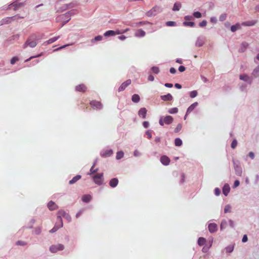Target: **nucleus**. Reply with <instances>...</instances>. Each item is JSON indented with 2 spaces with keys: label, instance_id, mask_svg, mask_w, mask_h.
Segmentation results:
<instances>
[{
  "label": "nucleus",
  "instance_id": "nucleus-29",
  "mask_svg": "<svg viewBox=\"0 0 259 259\" xmlns=\"http://www.w3.org/2000/svg\"><path fill=\"white\" fill-rule=\"evenodd\" d=\"M105 36H114L115 35V31L108 30L105 32L104 34Z\"/></svg>",
  "mask_w": 259,
  "mask_h": 259
},
{
  "label": "nucleus",
  "instance_id": "nucleus-39",
  "mask_svg": "<svg viewBox=\"0 0 259 259\" xmlns=\"http://www.w3.org/2000/svg\"><path fill=\"white\" fill-rule=\"evenodd\" d=\"M178 112V109L177 108H172L168 110V112L170 114L176 113Z\"/></svg>",
  "mask_w": 259,
  "mask_h": 259
},
{
  "label": "nucleus",
  "instance_id": "nucleus-4",
  "mask_svg": "<svg viewBox=\"0 0 259 259\" xmlns=\"http://www.w3.org/2000/svg\"><path fill=\"white\" fill-rule=\"evenodd\" d=\"M173 121V118L172 116L168 115L166 116L163 118V119H160L159 123V124L163 126L164 125V123H165L166 124H169Z\"/></svg>",
  "mask_w": 259,
  "mask_h": 259
},
{
  "label": "nucleus",
  "instance_id": "nucleus-24",
  "mask_svg": "<svg viewBox=\"0 0 259 259\" xmlns=\"http://www.w3.org/2000/svg\"><path fill=\"white\" fill-rule=\"evenodd\" d=\"M59 38H60L59 36L51 38L49 39L48 40L46 41L45 42V44H47V45L52 44L54 42L56 41L57 40H58Z\"/></svg>",
  "mask_w": 259,
  "mask_h": 259
},
{
  "label": "nucleus",
  "instance_id": "nucleus-42",
  "mask_svg": "<svg viewBox=\"0 0 259 259\" xmlns=\"http://www.w3.org/2000/svg\"><path fill=\"white\" fill-rule=\"evenodd\" d=\"M233 249H234L233 246H231V245L228 246V247H227L226 248V251L229 253L232 252L233 250Z\"/></svg>",
  "mask_w": 259,
  "mask_h": 259
},
{
  "label": "nucleus",
  "instance_id": "nucleus-50",
  "mask_svg": "<svg viewBox=\"0 0 259 259\" xmlns=\"http://www.w3.org/2000/svg\"><path fill=\"white\" fill-rule=\"evenodd\" d=\"M182 124H179L177 125L176 128L175 130V132L176 133L179 132L182 129Z\"/></svg>",
  "mask_w": 259,
  "mask_h": 259
},
{
  "label": "nucleus",
  "instance_id": "nucleus-53",
  "mask_svg": "<svg viewBox=\"0 0 259 259\" xmlns=\"http://www.w3.org/2000/svg\"><path fill=\"white\" fill-rule=\"evenodd\" d=\"M42 55V54H39L38 55H36V56H31L29 59L26 60L25 62H28V61L31 60V59H32L33 58L39 57H40V56H41Z\"/></svg>",
  "mask_w": 259,
  "mask_h": 259
},
{
  "label": "nucleus",
  "instance_id": "nucleus-59",
  "mask_svg": "<svg viewBox=\"0 0 259 259\" xmlns=\"http://www.w3.org/2000/svg\"><path fill=\"white\" fill-rule=\"evenodd\" d=\"M239 184H240L239 181L238 180H236L234 184V187H237L239 185Z\"/></svg>",
  "mask_w": 259,
  "mask_h": 259
},
{
  "label": "nucleus",
  "instance_id": "nucleus-14",
  "mask_svg": "<svg viewBox=\"0 0 259 259\" xmlns=\"http://www.w3.org/2000/svg\"><path fill=\"white\" fill-rule=\"evenodd\" d=\"M208 228L210 233H214L217 231L218 226L216 224L211 223L209 224Z\"/></svg>",
  "mask_w": 259,
  "mask_h": 259
},
{
  "label": "nucleus",
  "instance_id": "nucleus-13",
  "mask_svg": "<svg viewBox=\"0 0 259 259\" xmlns=\"http://www.w3.org/2000/svg\"><path fill=\"white\" fill-rule=\"evenodd\" d=\"M147 109L145 108H141L138 112V115L140 117L144 119L146 118L147 114Z\"/></svg>",
  "mask_w": 259,
  "mask_h": 259
},
{
  "label": "nucleus",
  "instance_id": "nucleus-23",
  "mask_svg": "<svg viewBox=\"0 0 259 259\" xmlns=\"http://www.w3.org/2000/svg\"><path fill=\"white\" fill-rule=\"evenodd\" d=\"M197 104L198 103L197 102H195L192 104L190 107H189L187 110V114H189L190 112H191L197 106Z\"/></svg>",
  "mask_w": 259,
  "mask_h": 259
},
{
  "label": "nucleus",
  "instance_id": "nucleus-62",
  "mask_svg": "<svg viewBox=\"0 0 259 259\" xmlns=\"http://www.w3.org/2000/svg\"><path fill=\"white\" fill-rule=\"evenodd\" d=\"M248 155L251 159H253L254 157V154L252 152H250L248 154Z\"/></svg>",
  "mask_w": 259,
  "mask_h": 259
},
{
  "label": "nucleus",
  "instance_id": "nucleus-43",
  "mask_svg": "<svg viewBox=\"0 0 259 259\" xmlns=\"http://www.w3.org/2000/svg\"><path fill=\"white\" fill-rule=\"evenodd\" d=\"M231 206L229 205H226L224 208L225 213L230 212L231 211Z\"/></svg>",
  "mask_w": 259,
  "mask_h": 259
},
{
  "label": "nucleus",
  "instance_id": "nucleus-31",
  "mask_svg": "<svg viewBox=\"0 0 259 259\" xmlns=\"http://www.w3.org/2000/svg\"><path fill=\"white\" fill-rule=\"evenodd\" d=\"M124 156V153L122 151H118L116 153V158L117 159H120Z\"/></svg>",
  "mask_w": 259,
  "mask_h": 259
},
{
  "label": "nucleus",
  "instance_id": "nucleus-27",
  "mask_svg": "<svg viewBox=\"0 0 259 259\" xmlns=\"http://www.w3.org/2000/svg\"><path fill=\"white\" fill-rule=\"evenodd\" d=\"M181 4L180 3H176L172 8V10L174 11H179L180 8H181Z\"/></svg>",
  "mask_w": 259,
  "mask_h": 259
},
{
  "label": "nucleus",
  "instance_id": "nucleus-2",
  "mask_svg": "<svg viewBox=\"0 0 259 259\" xmlns=\"http://www.w3.org/2000/svg\"><path fill=\"white\" fill-rule=\"evenodd\" d=\"M94 183L98 185H101L104 182L103 173H98L93 177Z\"/></svg>",
  "mask_w": 259,
  "mask_h": 259
},
{
  "label": "nucleus",
  "instance_id": "nucleus-38",
  "mask_svg": "<svg viewBox=\"0 0 259 259\" xmlns=\"http://www.w3.org/2000/svg\"><path fill=\"white\" fill-rule=\"evenodd\" d=\"M204 44L203 41L201 39H198L196 42V45L197 47H201Z\"/></svg>",
  "mask_w": 259,
  "mask_h": 259
},
{
  "label": "nucleus",
  "instance_id": "nucleus-28",
  "mask_svg": "<svg viewBox=\"0 0 259 259\" xmlns=\"http://www.w3.org/2000/svg\"><path fill=\"white\" fill-rule=\"evenodd\" d=\"M206 239L203 237H200L198 240V244L199 246H202L206 243Z\"/></svg>",
  "mask_w": 259,
  "mask_h": 259
},
{
  "label": "nucleus",
  "instance_id": "nucleus-8",
  "mask_svg": "<svg viewBox=\"0 0 259 259\" xmlns=\"http://www.w3.org/2000/svg\"><path fill=\"white\" fill-rule=\"evenodd\" d=\"M233 164L236 174L237 176H240L242 174V168L240 166L239 162L238 161L236 162L234 160H233Z\"/></svg>",
  "mask_w": 259,
  "mask_h": 259
},
{
  "label": "nucleus",
  "instance_id": "nucleus-6",
  "mask_svg": "<svg viewBox=\"0 0 259 259\" xmlns=\"http://www.w3.org/2000/svg\"><path fill=\"white\" fill-rule=\"evenodd\" d=\"M64 248V245L63 244H58L51 246L50 247V250L51 252L56 253L58 251L62 250Z\"/></svg>",
  "mask_w": 259,
  "mask_h": 259
},
{
  "label": "nucleus",
  "instance_id": "nucleus-10",
  "mask_svg": "<svg viewBox=\"0 0 259 259\" xmlns=\"http://www.w3.org/2000/svg\"><path fill=\"white\" fill-rule=\"evenodd\" d=\"M16 16L11 17H6L3 19H2L0 21V25L7 24L11 23L12 21H14L15 20Z\"/></svg>",
  "mask_w": 259,
  "mask_h": 259
},
{
  "label": "nucleus",
  "instance_id": "nucleus-58",
  "mask_svg": "<svg viewBox=\"0 0 259 259\" xmlns=\"http://www.w3.org/2000/svg\"><path fill=\"white\" fill-rule=\"evenodd\" d=\"M186 68L184 66H180L179 67V70L180 72H183L185 70Z\"/></svg>",
  "mask_w": 259,
  "mask_h": 259
},
{
  "label": "nucleus",
  "instance_id": "nucleus-52",
  "mask_svg": "<svg viewBox=\"0 0 259 259\" xmlns=\"http://www.w3.org/2000/svg\"><path fill=\"white\" fill-rule=\"evenodd\" d=\"M16 244L17 245H21V246H24L26 244V243L25 242L22 241H18Z\"/></svg>",
  "mask_w": 259,
  "mask_h": 259
},
{
  "label": "nucleus",
  "instance_id": "nucleus-33",
  "mask_svg": "<svg viewBox=\"0 0 259 259\" xmlns=\"http://www.w3.org/2000/svg\"><path fill=\"white\" fill-rule=\"evenodd\" d=\"M240 28V25L237 24L232 26L231 27V30L232 32H235L237 29H239Z\"/></svg>",
  "mask_w": 259,
  "mask_h": 259
},
{
  "label": "nucleus",
  "instance_id": "nucleus-15",
  "mask_svg": "<svg viewBox=\"0 0 259 259\" xmlns=\"http://www.w3.org/2000/svg\"><path fill=\"white\" fill-rule=\"evenodd\" d=\"M160 161L163 165H167L170 162V159L166 156H162L160 158Z\"/></svg>",
  "mask_w": 259,
  "mask_h": 259
},
{
  "label": "nucleus",
  "instance_id": "nucleus-12",
  "mask_svg": "<svg viewBox=\"0 0 259 259\" xmlns=\"http://www.w3.org/2000/svg\"><path fill=\"white\" fill-rule=\"evenodd\" d=\"M87 90V87L83 84H78L75 87V90L79 92L84 93Z\"/></svg>",
  "mask_w": 259,
  "mask_h": 259
},
{
  "label": "nucleus",
  "instance_id": "nucleus-11",
  "mask_svg": "<svg viewBox=\"0 0 259 259\" xmlns=\"http://www.w3.org/2000/svg\"><path fill=\"white\" fill-rule=\"evenodd\" d=\"M63 227L62 220L60 219V222L57 223L55 226L50 231L51 233L56 232L59 228Z\"/></svg>",
  "mask_w": 259,
  "mask_h": 259
},
{
  "label": "nucleus",
  "instance_id": "nucleus-41",
  "mask_svg": "<svg viewBox=\"0 0 259 259\" xmlns=\"http://www.w3.org/2000/svg\"><path fill=\"white\" fill-rule=\"evenodd\" d=\"M193 16L196 18H200L201 17L202 15L199 12H195L193 13Z\"/></svg>",
  "mask_w": 259,
  "mask_h": 259
},
{
  "label": "nucleus",
  "instance_id": "nucleus-45",
  "mask_svg": "<svg viewBox=\"0 0 259 259\" xmlns=\"http://www.w3.org/2000/svg\"><path fill=\"white\" fill-rule=\"evenodd\" d=\"M152 70L153 73L157 74L159 72V68L156 66H154L152 68Z\"/></svg>",
  "mask_w": 259,
  "mask_h": 259
},
{
  "label": "nucleus",
  "instance_id": "nucleus-17",
  "mask_svg": "<svg viewBox=\"0 0 259 259\" xmlns=\"http://www.w3.org/2000/svg\"><path fill=\"white\" fill-rule=\"evenodd\" d=\"M146 32L142 29H138L136 31L135 35L136 37H143L145 35Z\"/></svg>",
  "mask_w": 259,
  "mask_h": 259
},
{
  "label": "nucleus",
  "instance_id": "nucleus-32",
  "mask_svg": "<svg viewBox=\"0 0 259 259\" xmlns=\"http://www.w3.org/2000/svg\"><path fill=\"white\" fill-rule=\"evenodd\" d=\"M103 39V36L101 35H98L96 36L94 39H92L91 40V42L92 43H94L96 41H100L102 40Z\"/></svg>",
  "mask_w": 259,
  "mask_h": 259
},
{
  "label": "nucleus",
  "instance_id": "nucleus-44",
  "mask_svg": "<svg viewBox=\"0 0 259 259\" xmlns=\"http://www.w3.org/2000/svg\"><path fill=\"white\" fill-rule=\"evenodd\" d=\"M227 222L226 221H223L221 224V229L222 230L224 228H226V226H227Z\"/></svg>",
  "mask_w": 259,
  "mask_h": 259
},
{
  "label": "nucleus",
  "instance_id": "nucleus-3",
  "mask_svg": "<svg viewBox=\"0 0 259 259\" xmlns=\"http://www.w3.org/2000/svg\"><path fill=\"white\" fill-rule=\"evenodd\" d=\"M61 217H63L68 222H70L71 220L70 215L63 210H60L57 213V218L59 222H60V219H62Z\"/></svg>",
  "mask_w": 259,
  "mask_h": 259
},
{
  "label": "nucleus",
  "instance_id": "nucleus-64",
  "mask_svg": "<svg viewBox=\"0 0 259 259\" xmlns=\"http://www.w3.org/2000/svg\"><path fill=\"white\" fill-rule=\"evenodd\" d=\"M221 191L219 188L215 189V193L217 195H220Z\"/></svg>",
  "mask_w": 259,
  "mask_h": 259
},
{
  "label": "nucleus",
  "instance_id": "nucleus-37",
  "mask_svg": "<svg viewBox=\"0 0 259 259\" xmlns=\"http://www.w3.org/2000/svg\"><path fill=\"white\" fill-rule=\"evenodd\" d=\"M248 47V43L244 42L242 44L241 47V50L242 52H244L245 50Z\"/></svg>",
  "mask_w": 259,
  "mask_h": 259
},
{
  "label": "nucleus",
  "instance_id": "nucleus-16",
  "mask_svg": "<svg viewBox=\"0 0 259 259\" xmlns=\"http://www.w3.org/2000/svg\"><path fill=\"white\" fill-rule=\"evenodd\" d=\"M118 184V180L117 178H113L109 182V185L112 188H114Z\"/></svg>",
  "mask_w": 259,
  "mask_h": 259
},
{
  "label": "nucleus",
  "instance_id": "nucleus-22",
  "mask_svg": "<svg viewBox=\"0 0 259 259\" xmlns=\"http://www.w3.org/2000/svg\"><path fill=\"white\" fill-rule=\"evenodd\" d=\"M230 190V188L228 184L225 185L223 188V194L225 196H227L228 194V193H229Z\"/></svg>",
  "mask_w": 259,
  "mask_h": 259
},
{
  "label": "nucleus",
  "instance_id": "nucleus-19",
  "mask_svg": "<svg viewBox=\"0 0 259 259\" xmlns=\"http://www.w3.org/2000/svg\"><path fill=\"white\" fill-rule=\"evenodd\" d=\"M161 99L164 101H171L173 99L172 96L170 94H167L166 95H163L161 96Z\"/></svg>",
  "mask_w": 259,
  "mask_h": 259
},
{
  "label": "nucleus",
  "instance_id": "nucleus-1",
  "mask_svg": "<svg viewBox=\"0 0 259 259\" xmlns=\"http://www.w3.org/2000/svg\"><path fill=\"white\" fill-rule=\"evenodd\" d=\"M37 36L35 34L31 35L27 39L23 45V48H26L27 46L31 48H34L37 45Z\"/></svg>",
  "mask_w": 259,
  "mask_h": 259
},
{
  "label": "nucleus",
  "instance_id": "nucleus-55",
  "mask_svg": "<svg viewBox=\"0 0 259 259\" xmlns=\"http://www.w3.org/2000/svg\"><path fill=\"white\" fill-rule=\"evenodd\" d=\"M207 22L206 20H203L201 22L199 23V26L200 27H204L206 25Z\"/></svg>",
  "mask_w": 259,
  "mask_h": 259
},
{
  "label": "nucleus",
  "instance_id": "nucleus-47",
  "mask_svg": "<svg viewBox=\"0 0 259 259\" xmlns=\"http://www.w3.org/2000/svg\"><path fill=\"white\" fill-rule=\"evenodd\" d=\"M226 18H227L226 14H223L222 15H221L220 16L219 19L221 21H224V20H225L226 19Z\"/></svg>",
  "mask_w": 259,
  "mask_h": 259
},
{
  "label": "nucleus",
  "instance_id": "nucleus-54",
  "mask_svg": "<svg viewBox=\"0 0 259 259\" xmlns=\"http://www.w3.org/2000/svg\"><path fill=\"white\" fill-rule=\"evenodd\" d=\"M97 171V169H94V165H93L90 169V172L89 173V174L90 175L93 174L95 173Z\"/></svg>",
  "mask_w": 259,
  "mask_h": 259
},
{
  "label": "nucleus",
  "instance_id": "nucleus-26",
  "mask_svg": "<svg viewBox=\"0 0 259 259\" xmlns=\"http://www.w3.org/2000/svg\"><path fill=\"white\" fill-rule=\"evenodd\" d=\"M113 151L111 149L107 150L102 154L103 157H108L113 154Z\"/></svg>",
  "mask_w": 259,
  "mask_h": 259
},
{
  "label": "nucleus",
  "instance_id": "nucleus-49",
  "mask_svg": "<svg viewBox=\"0 0 259 259\" xmlns=\"http://www.w3.org/2000/svg\"><path fill=\"white\" fill-rule=\"evenodd\" d=\"M237 145V142L236 140H234L233 141V142H232L231 147L233 149H235Z\"/></svg>",
  "mask_w": 259,
  "mask_h": 259
},
{
  "label": "nucleus",
  "instance_id": "nucleus-18",
  "mask_svg": "<svg viewBox=\"0 0 259 259\" xmlns=\"http://www.w3.org/2000/svg\"><path fill=\"white\" fill-rule=\"evenodd\" d=\"M92 198V197L91 195L86 194V195H84L82 196L81 199L83 202L88 203L91 201Z\"/></svg>",
  "mask_w": 259,
  "mask_h": 259
},
{
  "label": "nucleus",
  "instance_id": "nucleus-35",
  "mask_svg": "<svg viewBox=\"0 0 259 259\" xmlns=\"http://www.w3.org/2000/svg\"><path fill=\"white\" fill-rule=\"evenodd\" d=\"M240 79L241 80H243L246 81H248L249 80V77L247 75H240Z\"/></svg>",
  "mask_w": 259,
  "mask_h": 259
},
{
  "label": "nucleus",
  "instance_id": "nucleus-30",
  "mask_svg": "<svg viewBox=\"0 0 259 259\" xmlns=\"http://www.w3.org/2000/svg\"><path fill=\"white\" fill-rule=\"evenodd\" d=\"M256 21L252 20L243 22L242 24L245 26H252L254 25Z\"/></svg>",
  "mask_w": 259,
  "mask_h": 259
},
{
  "label": "nucleus",
  "instance_id": "nucleus-7",
  "mask_svg": "<svg viewBox=\"0 0 259 259\" xmlns=\"http://www.w3.org/2000/svg\"><path fill=\"white\" fill-rule=\"evenodd\" d=\"M90 104L94 109L100 110L102 108V105L99 101L93 100L90 102Z\"/></svg>",
  "mask_w": 259,
  "mask_h": 259
},
{
  "label": "nucleus",
  "instance_id": "nucleus-21",
  "mask_svg": "<svg viewBox=\"0 0 259 259\" xmlns=\"http://www.w3.org/2000/svg\"><path fill=\"white\" fill-rule=\"evenodd\" d=\"M81 178V176L80 175H76V176L74 177L69 182V184L70 185L73 184L75 183L77 181L80 180Z\"/></svg>",
  "mask_w": 259,
  "mask_h": 259
},
{
  "label": "nucleus",
  "instance_id": "nucleus-51",
  "mask_svg": "<svg viewBox=\"0 0 259 259\" xmlns=\"http://www.w3.org/2000/svg\"><path fill=\"white\" fill-rule=\"evenodd\" d=\"M70 44H67V45H66L62 46H61V47H59V48H57V49H55V50H54V51H59V50H62V49H64V48H65L66 47L69 46H70Z\"/></svg>",
  "mask_w": 259,
  "mask_h": 259
},
{
  "label": "nucleus",
  "instance_id": "nucleus-63",
  "mask_svg": "<svg viewBox=\"0 0 259 259\" xmlns=\"http://www.w3.org/2000/svg\"><path fill=\"white\" fill-rule=\"evenodd\" d=\"M148 79L149 81H152L154 80V77L153 75H149Z\"/></svg>",
  "mask_w": 259,
  "mask_h": 259
},
{
  "label": "nucleus",
  "instance_id": "nucleus-34",
  "mask_svg": "<svg viewBox=\"0 0 259 259\" xmlns=\"http://www.w3.org/2000/svg\"><path fill=\"white\" fill-rule=\"evenodd\" d=\"M175 144L176 146H180L182 145V141L180 138H176L175 141Z\"/></svg>",
  "mask_w": 259,
  "mask_h": 259
},
{
  "label": "nucleus",
  "instance_id": "nucleus-46",
  "mask_svg": "<svg viewBox=\"0 0 259 259\" xmlns=\"http://www.w3.org/2000/svg\"><path fill=\"white\" fill-rule=\"evenodd\" d=\"M166 25L167 26H174L176 25V23L174 21H167L166 22Z\"/></svg>",
  "mask_w": 259,
  "mask_h": 259
},
{
  "label": "nucleus",
  "instance_id": "nucleus-56",
  "mask_svg": "<svg viewBox=\"0 0 259 259\" xmlns=\"http://www.w3.org/2000/svg\"><path fill=\"white\" fill-rule=\"evenodd\" d=\"M146 135H147V138L148 139H151L152 138V134H151V132L150 131H148L146 132Z\"/></svg>",
  "mask_w": 259,
  "mask_h": 259
},
{
  "label": "nucleus",
  "instance_id": "nucleus-60",
  "mask_svg": "<svg viewBox=\"0 0 259 259\" xmlns=\"http://www.w3.org/2000/svg\"><path fill=\"white\" fill-rule=\"evenodd\" d=\"M242 241L243 242H246L247 241V236L246 235L243 236Z\"/></svg>",
  "mask_w": 259,
  "mask_h": 259
},
{
  "label": "nucleus",
  "instance_id": "nucleus-48",
  "mask_svg": "<svg viewBox=\"0 0 259 259\" xmlns=\"http://www.w3.org/2000/svg\"><path fill=\"white\" fill-rule=\"evenodd\" d=\"M18 61V58L17 57H14L11 60V63L13 65Z\"/></svg>",
  "mask_w": 259,
  "mask_h": 259
},
{
  "label": "nucleus",
  "instance_id": "nucleus-61",
  "mask_svg": "<svg viewBox=\"0 0 259 259\" xmlns=\"http://www.w3.org/2000/svg\"><path fill=\"white\" fill-rule=\"evenodd\" d=\"M169 71L171 73L175 74L176 72V70L175 69V68L171 67L170 68Z\"/></svg>",
  "mask_w": 259,
  "mask_h": 259
},
{
  "label": "nucleus",
  "instance_id": "nucleus-25",
  "mask_svg": "<svg viewBox=\"0 0 259 259\" xmlns=\"http://www.w3.org/2000/svg\"><path fill=\"white\" fill-rule=\"evenodd\" d=\"M132 100L135 103H138L140 100V97L138 94H134L132 97Z\"/></svg>",
  "mask_w": 259,
  "mask_h": 259
},
{
  "label": "nucleus",
  "instance_id": "nucleus-36",
  "mask_svg": "<svg viewBox=\"0 0 259 259\" xmlns=\"http://www.w3.org/2000/svg\"><path fill=\"white\" fill-rule=\"evenodd\" d=\"M183 25L185 26L194 27L195 23L193 22H184Z\"/></svg>",
  "mask_w": 259,
  "mask_h": 259
},
{
  "label": "nucleus",
  "instance_id": "nucleus-20",
  "mask_svg": "<svg viewBox=\"0 0 259 259\" xmlns=\"http://www.w3.org/2000/svg\"><path fill=\"white\" fill-rule=\"evenodd\" d=\"M48 207L51 210H55L57 208V205L52 201L48 203Z\"/></svg>",
  "mask_w": 259,
  "mask_h": 259
},
{
  "label": "nucleus",
  "instance_id": "nucleus-57",
  "mask_svg": "<svg viewBox=\"0 0 259 259\" xmlns=\"http://www.w3.org/2000/svg\"><path fill=\"white\" fill-rule=\"evenodd\" d=\"M143 125L144 127L147 128L149 125V123L148 121H145L143 122Z\"/></svg>",
  "mask_w": 259,
  "mask_h": 259
},
{
  "label": "nucleus",
  "instance_id": "nucleus-40",
  "mask_svg": "<svg viewBox=\"0 0 259 259\" xmlns=\"http://www.w3.org/2000/svg\"><path fill=\"white\" fill-rule=\"evenodd\" d=\"M197 95V92L196 91H193L190 93V96L191 98H193Z\"/></svg>",
  "mask_w": 259,
  "mask_h": 259
},
{
  "label": "nucleus",
  "instance_id": "nucleus-9",
  "mask_svg": "<svg viewBox=\"0 0 259 259\" xmlns=\"http://www.w3.org/2000/svg\"><path fill=\"white\" fill-rule=\"evenodd\" d=\"M132 83L131 79H127L124 82H123L118 88V92H121L124 91L130 84Z\"/></svg>",
  "mask_w": 259,
  "mask_h": 259
},
{
  "label": "nucleus",
  "instance_id": "nucleus-5",
  "mask_svg": "<svg viewBox=\"0 0 259 259\" xmlns=\"http://www.w3.org/2000/svg\"><path fill=\"white\" fill-rule=\"evenodd\" d=\"M161 10V9L160 7L155 6L152 9H151L150 11L147 12V15L149 17L154 16L156 15L157 13L160 12Z\"/></svg>",
  "mask_w": 259,
  "mask_h": 259
}]
</instances>
